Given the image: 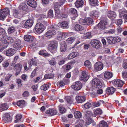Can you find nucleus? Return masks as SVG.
I'll use <instances>...</instances> for the list:
<instances>
[{"label": "nucleus", "instance_id": "nucleus-1", "mask_svg": "<svg viewBox=\"0 0 127 127\" xmlns=\"http://www.w3.org/2000/svg\"><path fill=\"white\" fill-rule=\"evenodd\" d=\"M92 87L95 89L101 88L103 86V83L101 82L98 78H94L92 81Z\"/></svg>", "mask_w": 127, "mask_h": 127}, {"label": "nucleus", "instance_id": "nucleus-2", "mask_svg": "<svg viewBox=\"0 0 127 127\" xmlns=\"http://www.w3.org/2000/svg\"><path fill=\"white\" fill-rule=\"evenodd\" d=\"M56 25H52L50 27L51 29L48 30L45 34V36L48 38H50L52 36L55 35L56 33V32L54 29H56Z\"/></svg>", "mask_w": 127, "mask_h": 127}, {"label": "nucleus", "instance_id": "nucleus-3", "mask_svg": "<svg viewBox=\"0 0 127 127\" xmlns=\"http://www.w3.org/2000/svg\"><path fill=\"white\" fill-rule=\"evenodd\" d=\"M45 30V27L43 25L40 23L36 24L35 26L34 31L35 33H40L42 32Z\"/></svg>", "mask_w": 127, "mask_h": 127}, {"label": "nucleus", "instance_id": "nucleus-4", "mask_svg": "<svg viewBox=\"0 0 127 127\" xmlns=\"http://www.w3.org/2000/svg\"><path fill=\"white\" fill-rule=\"evenodd\" d=\"M7 37V35H3L0 39V45L2 46L4 49L7 48L8 44V43H7L6 40Z\"/></svg>", "mask_w": 127, "mask_h": 127}, {"label": "nucleus", "instance_id": "nucleus-5", "mask_svg": "<svg viewBox=\"0 0 127 127\" xmlns=\"http://www.w3.org/2000/svg\"><path fill=\"white\" fill-rule=\"evenodd\" d=\"M9 14V10L8 8H6L2 9L1 12L0 13V19L3 20L6 16Z\"/></svg>", "mask_w": 127, "mask_h": 127}, {"label": "nucleus", "instance_id": "nucleus-6", "mask_svg": "<svg viewBox=\"0 0 127 127\" xmlns=\"http://www.w3.org/2000/svg\"><path fill=\"white\" fill-rule=\"evenodd\" d=\"M58 46V42L56 41H54L50 42V44L48 48V49L49 50L52 51L54 50V52L57 51V47Z\"/></svg>", "mask_w": 127, "mask_h": 127}, {"label": "nucleus", "instance_id": "nucleus-7", "mask_svg": "<svg viewBox=\"0 0 127 127\" xmlns=\"http://www.w3.org/2000/svg\"><path fill=\"white\" fill-rule=\"evenodd\" d=\"M82 84L80 82H76L73 83L71 86V87L75 91L80 90L81 88Z\"/></svg>", "mask_w": 127, "mask_h": 127}, {"label": "nucleus", "instance_id": "nucleus-8", "mask_svg": "<svg viewBox=\"0 0 127 127\" xmlns=\"http://www.w3.org/2000/svg\"><path fill=\"white\" fill-rule=\"evenodd\" d=\"M69 11L71 14V18L73 20H75L78 15L77 10L74 8H71L70 9Z\"/></svg>", "mask_w": 127, "mask_h": 127}, {"label": "nucleus", "instance_id": "nucleus-9", "mask_svg": "<svg viewBox=\"0 0 127 127\" xmlns=\"http://www.w3.org/2000/svg\"><path fill=\"white\" fill-rule=\"evenodd\" d=\"M12 117L10 116L9 113H6L4 114L3 117V120L5 123L9 122L11 121Z\"/></svg>", "mask_w": 127, "mask_h": 127}, {"label": "nucleus", "instance_id": "nucleus-10", "mask_svg": "<svg viewBox=\"0 0 127 127\" xmlns=\"http://www.w3.org/2000/svg\"><path fill=\"white\" fill-rule=\"evenodd\" d=\"M107 16L111 19L115 18L116 16L115 12L112 11H107L106 12Z\"/></svg>", "mask_w": 127, "mask_h": 127}, {"label": "nucleus", "instance_id": "nucleus-11", "mask_svg": "<svg viewBox=\"0 0 127 127\" xmlns=\"http://www.w3.org/2000/svg\"><path fill=\"white\" fill-rule=\"evenodd\" d=\"M107 24V22L106 21H101L96 27H97L99 29L102 30L105 29Z\"/></svg>", "mask_w": 127, "mask_h": 127}, {"label": "nucleus", "instance_id": "nucleus-12", "mask_svg": "<svg viewBox=\"0 0 127 127\" xmlns=\"http://www.w3.org/2000/svg\"><path fill=\"white\" fill-rule=\"evenodd\" d=\"M91 44L93 47L96 49L100 47V42L98 40L95 39L92 40Z\"/></svg>", "mask_w": 127, "mask_h": 127}, {"label": "nucleus", "instance_id": "nucleus-13", "mask_svg": "<svg viewBox=\"0 0 127 127\" xmlns=\"http://www.w3.org/2000/svg\"><path fill=\"white\" fill-rule=\"evenodd\" d=\"M103 67V65L102 63L100 62L96 63L94 65L95 69L97 70L100 71L102 69Z\"/></svg>", "mask_w": 127, "mask_h": 127}, {"label": "nucleus", "instance_id": "nucleus-14", "mask_svg": "<svg viewBox=\"0 0 127 127\" xmlns=\"http://www.w3.org/2000/svg\"><path fill=\"white\" fill-rule=\"evenodd\" d=\"M89 76L85 71H83L82 72V75L80 78V80L83 81H86L89 78Z\"/></svg>", "mask_w": 127, "mask_h": 127}, {"label": "nucleus", "instance_id": "nucleus-15", "mask_svg": "<svg viewBox=\"0 0 127 127\" xmlns=\"http://www.w3.org/2000/svg\"><path fill=\"white\" fill-rule=\"evenodd\" d=\"M112 83L115 86L118 87H121L124 84V82L123 81L120 79H116L112 81Z\"/></svg>", "mask_w": 127, "mask_h": 127}, {"label": "nucleus", "instance_id": "nucleus-16", "mask_svg": "<svg viewBox=\"0 0 127 127\" xmlns=\"http://www.w3.org/2000/svg\"><path fill=\"white\" fill-rule=\"evenodd\" d=\"M69 21H64L62 22L59 23L58 24V26L61 25V26L63 28L67 29L69 27Z\"/></svg>", "mask_w": 127, "mask_h": 127}, {"label": "nucleus", "instance_id": "nucleus-17", "mask_svg": "<svg viewBox=\"0 0 127 127\" xmlns=\"http://www.w3.org/2000/svg\"><path fill=\"white\" fill-rule=\"evenodd\" d=\"M33 22L32 20H29L27 21L24 24V26L25 28L29 29L32 26Z\"/></svg>", "mask_w": 127, "mask_h": 127}, {"label": "nucleus", "instance_id": "nucleus-18", "mask_svg": "<svg viewBox=\"0 0 127 127\" xmlns=\"http://www.w3.org/2000/svg\"><path fill=\"white\" fill-rule=\"evenodd\" d=\"M16 52L14 49L10 48L6 50V55L8 56H11L13 55Z\"/></svg>", "mask_w": 127, "mask_h": 127}, {"label": "nucleus", "instance_id": "nucleus-19", "mask_svg": "<svg viewBox=\"0 0 127 127\" xmlns=\"http://www.w3.org/2000/svg\"><path fill=\"white\" fill-rule=\"evenodd\" d=\"M27 3L28 5L33 8H35L37 5L36 1L34 0H29Z\"/></svg>", "mask_w": 127, "mask_h": 127}, {"label": "nucleus", "instance_id": "nucleus-20", "mask_svg": "<svg viewBox=\"0 0 127 127\" xmlns=\"http://www.w3.org/2000/svg\"><path fill=\"white\" fill-rule=\"evenodd\" d=\"M76 100L78 103H82L86 100L85 97L81 96H77L76 97Z\"/></svg>", "mask_w": 127, "mask_h": 127}, {"label": "nucleus", "instance_id": "nucleus-21", "mask_svg": "<svg viewBox=\"0 0 127 127\" xmlns=\"http://www.w3.org/2000/svg\"><path fill=\"white\" fill-rule=\"evenodd\" d=\"M115 91L116 89L113 87H108L106 90V93L110 95L113 94Z\"/></svg>", "mask_w": 127, "mask_h": 127}, {"label": "nucleus", "instance_id": "nucleus-22", "mask_svg": "<svg viewBox=\"0 0 127 127\" xmlns=\"http://www.w3.org/2000/svg\"><path fill=\"white\" fill-rule=\"evenodd\" d=\"M19 9L21 11H26L28 8V6L25 3L20 4L18 7Z\"/></svg>", "mask_w": 127, "mask_h": 127}, {"label": "nucleus", "instance_id": "nucleus-23", "mask_svg": "<svg viewBox=\"0 0 127 127\" xmlns=\"http://www.w3.org/2000/svg\"><path fill=\"white\" fill-rule=\"evenodd\" d=\"M46 113V114H50L51 116H53L57 114V111L56 109L53 108L47 110Z\"/></svg>", "mask_w": 127, "mask_h": 127}, {"label": "nucleus", "instance_id": "nucleus-24", "mask_svg": "<svg viewBox=\"0 0 127 127\" xmlns=\"http://www.w3.org/2000/svg\"><path fill=\"white\" fill-rule=\"evenodd\" d=\"M113 75V74L112 72L108 71L105 72L104 75V78L107 79L112 78Z\"/></svg>", "mask_w": 127, "mask_h": 127}, {"label": "nucleus", "instance_id": "nucleus-25", "mask_svg": "<svg viewBox=\"0 0 127 127\" xmlns=\"http://www.w3.org/2000/svg\"><path fill=\"white\" fill-rule=\"evenodd\" d=\"M79 55V53L77 52L71 53L68 56V59H71L78 56Z\"/></svg>", "mask_w": 127, "mask_h": 127}, {"label": "nucleus", "instance_id": "nucleus-26", "mask_svg": "<svg viewBox=\"0 0 127 127\" xmlns=\"http://www.w3.org/2000/svg\"><path fill=\"white\" fill-rule=\"evenodd\" d=\"M119 16L125 19L126 22H127V12L125 11H123L120 13Z\"/></svg>", "mask_w": 127, "mask_h": 127}, {"label": "nucleus", "instance_id": "nucleus-27", "mask_svg": "<svg viewBox=\"0 0 127 127\" xmlns=\"http://www.w3.org/2000/svg\"><path fill=\"white\" fill-rule=\"evenodd\" d=\"M75 4L76 7L77 8L81 7L83 5V1L82 0H77Z\"/></svg>", "mask_w": 127, "mask_h": 127}, {"label": "nucleus", "instance_id": "nucleus-28", "mask_svg": "<svg viewBox=\"0 0 127 127\" xmlns=\"http://www.w3.org/2000/svg\"><path fill=\"white\" fill-rule=\"evenodd\" d=\"M50 85L51 84L50 83L45 84L41 86L40 89L41 90L46 91L50 87Z\"/></svg>", "mask_w": 127, "mask_h": 127}, {"label": "nucleus", "instance_id": "nucleus-29", "mask_svg": "<svg viewBox=\"0 0 127 127\" xmlns=\"http://www.w3.org/2000/svg\"><path fill=\"white\" fill-rule=\"evenodd\" d=\"M21 42L20 40H18L17 41L15 42L13 45L14 48L17 50H20L21 48Z\"/></svg>", "mask_w": 127, "mask_h": 127}, {"label": "nucleus", "instance_id": "nucleus-30", "mask_svg": "<svg viewBox=\"0 0 127 127\" xmlns=\"http://www.w3.org/2000/svg\"><path fill=\"white\" fill-rule=\"evenodd\" d=\"M74 30L76 31H82L84 32L85 31L84 28L82 26L79 25L77 24L74 27Z\"/></svg>", "mask_w": 127, "mask_h": 127}, {"label": "nucleus", "instance_id": "nucleus-31", "mask_svg": "<svg viewBox=\"0 0 127 127\" xmlns=\"http://www.w3.org/2000/svg\"><path fill=\"white\" fill-rule=\"evenodd\" d=\"M24 39L26 41L31 42L33 41V38L32 36L27 35L25 36Z\"/></svg>", "mask_w": 127, "mask_h": 127}, {"label": "nucleus", "instance_id": "nucleus-32", "mask_svg": "<svg viewBox=\"0 0 127 127\" xmlns=\"http://www.w3.org/2000/svg\"><path fill=\"white\" fill-rule=\"evenodd\" d=\"M45 50H40L39 52V54L40 55H42L45 57L50 56V54H49L46 53Z\"/></svg>", "mask_w": 127, "mask_h": 127}, {"label": "nucleus", "instance_id": "nucleus-33", "mask_svg": "<svg viewBox=\"0 0 127 127\" xmlns=\"http://www.w3.org/2000/svg\"><path fill=\"white\" fill-rule=\"evenodd\" d=\"M97 127H108L107 123L104 121H102L100 122L99 125H97Z\"/></svg>", "mask_w": 127, "mask_h": 127}, {"label": "nucleus", "instance_id": "nucleus-34", "mask_svg": "<svg viewBox=\"0 0 127 127\" xmlns=\"http://www.w3.org/2000/svg\"><path fill=\"white\" fill-rule=\"evenodd\" d=\"M63 12L60 14V15L62 17L65 18H66L68 15V13L67 11L65 10V9L63 8L62 9Z\"/></svg>", "mask_w": 127, "mask_h": 127}, {"label": "nucleus", "instance_id": "nucleus-35", "mask_svg": "<svg viewBox=\"0 0 127 127\" xmlns=\"http://www.w3.org/2000/svg\"><path fill=\"white\" fill-rule=\"evenodd\" d=\"M85 66L90 70L92 69V67L91 63L88 60H86L84 63Z\"/></svg>", "mask_w": 127, "mask_h": 127}, {"label": "nucleus", "instance_id": "nucleus-36", "mask_svg": "<svg viewBox=\"0 0 127 127\" xmlns=\"http://www.w3.org/2000/svg\"><path fill=\"white\" fill-rule=\"evenodd\" d=\"M66 0H59V2H55L54 4V7L56 8V5H58V6H60L63 5L65 2Z\"/></svg>", "mask_w": 127, "mask_h": 127}, {"label": "nucleus", "instance_id": "nucleus-37", "mask_svg": "<svg viewBox=\"0 0 127 127\" xmlns=\"http://www.w3.org/2000/svg\"><path fill=\"white\" fill-rule=\"evenodd\" d=\"M74 115L75 117L77 119L80 118L82 116L81 113L80 111H77L74 112Z\"/></svg>", "mask_w": 127, "mask_h": 127}, {"label": "nucleus", "instance_id": "nucleus-38", "mask_svg": "<svg viewBox=\"0 0 127 127\" xmlns=\"http://www.w3.org/2000/svg\"><path fill=\"white\" fill-rule=\"evenodd\" d=\"M8 108V106L6 103H5L1 105L0 107V110L1 111L6 110Z\"/></svg>", "mask_w": 127, "mask_h": 127}, {"label": "nucleus", "instance_id": "nucleus-39", "mask_svg": "<svg viewBox=\"0 0 127 127\" xmlns=\"http://www.w3.org/2000/svg\"><path fill=\"white\" fill-rule=\"evenodd\" d=\"M22 116L20 114L17 115L16 116V120L15 121V123H17L19 122H21V119Z\"/></svg>", "mask_w": 127, "mask_h": 127}, {"label": "nucleus", "instance_id": "nucleus-40", "mask_svg": "<svg viewBox=\"0 0 127 127\" xmlns=\"http://www.w3.org/2000/svg\"><path fill=\"white\" fill-rule=\"evenodd\" d=\"M22 65L20 64H17L14 66L15 69L16 71H21Z\"/></svg>", "mask_w": 127, "mask_h": 127}, {"label": "nucleus", "instance_id": "nucleus-41", "mask_svg": "<svg viewBox=\"0 0 127 127\" xmlns=\"http://www.w3.org/2000/svg\"><path fill=\"white\" fill-rule=\"evenodd\" d=\"M94 113L95 115H100L102 113V110L100 108H97L96 110H94Z\"/></svg>", "mask_w": 127, "mask_h": 127}, {"label": "nucleus", "instance_id": "nucleus-42", "mask_svg": "<svg viewBox=\"0 0 127 127\" xmlns=\"http://www.w3.org/2000/svg\"><path fill=\"white\" fill-rule=\"evenodd\" d=\"M107 41L110 44H113L115 43L114 37H108L107 38Z\"/></svg>", "mask_w": 127, "mask_h": 127}, {"label": "nucleus", "instance_id": "nucleus-43", "mask_svg": "<svg viewBox=\"0 0 127 127\" xmlns=\"http://www.w3.org/2000/svg\"><path fill=\"white\" fill-rule=\"evenodd\" d=\"M91 14L96 17H99V13L98 11L96 10L92 11L91 12Z\"/></svg>", "mask_w": 127, "mask_h": 127}, {"label": "nucleus", "instance_id": "nucleus-44", "mask_svg": "<svg viewBox=\"0 0 127 127\" xmlns=\"http://www.w3.org/2000/svg\"><path fill=\"white\" fill-rule=\"evenodd\" d=\"M64 99L67 101L68 103L69 104L73 102L72 99L70 96H65L64 98Z\"/></svg>", "mask_w": 127, "mask_h": 127}, {"label": "nucleus", "instance_id": "nucleus-45", "mask_svg": "<svg viewBox=\"0 0 127 127\" xmlns=\"http://www.w3.org/2000/svg\"><path fill=\"white\" fill-rule=\"evenodd\" d=\"M90 3L92 5H98V1L97 0H89Z\"/></svg>", "mask_w": 127, "mask_h": 127}, {"label": "nucleus", "instance_id": "nucleus-46", "mask_svg": "<svg viewBox=\"0 0 127 127\" xmlns=\"http://www.w3.org/2000/svg\"><path fill=\"white\" fill-rule=\"evenodd\" d=\"M73 33V32H62V34L63 35V38L67 37L68 36L71 35Z\"/></svg>", "mask_w": 127, "mask_h": 127}, {"label": "nucleus", "instance_id": "nucleus-47", "mask_svg": "<svg viewBox=\"0 0 127 127\" xmlns=\"http://www.w3.org/2000/svg\"><path fill=\"white\" fill-rule=\"evenodd\" d=\"M86 25H90L92 24L93 22L92 19L90 18H86Z\"/></svg>", "mask_w": 127, "mask_h": 127}, {"label": "nucleus", "instance_id": "nucleus-48", "mask_svg": "<svg viewBox=\"0 0 127 127\" xmlns=\"http://www.w3.org/2000/svg\"><path fill=\"white\" fill-rule=\"evenodd\" d=\"M66 45L65 44L61 45L60 47L61 51L62 52H65L66 50Z\"/></svg>", "mask_w": 127, "mask_h": 127}, {"label": "nucleus", "instance_id": "nucleus-49", "mask_svg": "<svg viewBox=\"0 0 127 127\" xmlns=\"http://www.w3.org/2000/svg\"><path fill=\"white\" fill-rule=\"evenodd\" d=\"M54 77V74H48L45 75L44 78L45 79H51Z\"/></svg>", "mask_w": 127, "mask_h": 127}, {"label": "nucleus", "instance_id": "nucleus-50", "mask_svg": "<svg viewBox=\"0 0 127 127\" xmlns=\"http://www.w3.org/2000/svg\"><path fill=\"white\" fill-rule=\"evenodd\" d=\"M14 38H12L10 37H8L7 36L6 40H7V43H13L14 41Z\"/></svg>", "mask_w": 127, "mask_h": 127}, {"label": "nucleus", "instance_id": "nucleus-51", "mask_svg": "<svg viewBox=\"0 0 127 127\" xmlns=\"http://www.w3.org/2000/svg\"><path fill=\"white\" fill-rule=\"evenodd\" d=\"M49 62L50 65H55L56 63V59L54 58H52L51 60H49Z\"/></svg>", "mask_w": 127, "mask_h": 127}, {"label": "nucleus", "instance_id": "nucleus-52", "mask_svg": "<svg viewBox=\"0 0 127 127\" xmlns=\"http://www.w3.org/2000/svg\"><path fill=\"white\" fill-rule=\"evenodd\" d=\"M57 38V39L59 41H61L64 38L63 35L62 34V32H58Z\"/></svg>", "mask_w": 127, "mask_h": 127}, {"label": "nucleus", "instance_id": "nucleus-53", "mask_svg": "<svg viewBox=\"0 0 127 127\" xmlns=\"http://www.w3.org/2000/svg\"><path fill=\"white\" fill-rule=\"evenodd\" d=\"M25 101L23 100H22L18 101L17 104L18 106L21 107L22 105L25 104Z\"/></svg>", "mask_w": 127, "mask_h": 127}, {"label": "nucleus", "instance_id": "nucleus-54", "mask_svg": "<svg viewBox=\"0 0 127 127\" xmlns=\"http://www.w3.org/2000/svg\"><path fill=\"white\" fill-rule=\"evenodd\" d=\"M3 35H7L5 31L3 29L0 28V35L2 36Z\"/></svg>", "mask_w": 127, "mask_h": 127}, {"label": "nucleus", "instance_id": "nucleus-55", "mask_svg": "<svg viewBox=\"0 0 127 127\" xmlns=\"http://www.w3.org/2000/svg\"><path fill=\"white\" fill-rule=\"evenodd\" d=\"M15 30V28L13 27H9L8 30V32L9 34L13 32Z\"/></svg>", "mask_w": 127, "mask_h": 127}, {"label": "nucleus", "instance_id": "nucleus-56", "mask_svg": "<svg viewBox=\"0 0 127 127\" xmlns=\"http://www.w3.org/2000/svg\"><path fill=\"white\" fill-rule=\"evenodd\" d=\"M75 38L74 37H71L67 39L66 40V42L70 43H71L74 40Z\"/></svg>", "mask_w": 127, "mask_h": 127}, {"label": "nucleus", "instance_id": "nucleus-57", "mask_svg": "<svg viewBox=\"0 0 127 127\" xmlns=\"http://www.w3.org/2000/svg\"><path fill=\"white\" fill-rule=\"evenodd\" d=\"M48 16L50 18L53 17L54 16L53 11L52 10L50 9L48 12Z\"/></svg>", "mask_w": 127, "mask_h": 127}, {"label": "nucleus", "instance_id": "nucleus-58", "mask_svg": "<svg viewBox=\"0 0 127 127\" xmlns=\"http://www.w3.org/2000/svg\"><path fill=\"white\" fill-rule=\"evenodd\" d=\"M84 36L86 38H90L92 36L91 33L90 32H88L84 34Z\"/></svg>", "mask_w": 127, "mask_h": 127}, {"label": "nucleus", "instance_id": "nucleus-59", "mask_svg": "<svg viewBox=\"0 0 127 127\" xmlns=\"http://www.w3.org/2000/svg\"><path fill=\"white\" fill-rule=\"evenodd\" d=\"M56 7L55 8V14L56 16H58L59 14L60 15V11L59 9L57 8H58V7L59 6H58V5H56Z\"/></svg>", "mask_w": 127, "mask_h": 127}, {"label": "nucleus", "instance_id": "nucleus-60", "mask_svg": "<svg viewBox=\"0 0 127 127\" xmlns=\"http://www.w3.org/2000/svg\"><path fill=\"white\" fill-rule=\"evenodd\" d=\"M63 60L59 62L58 64L60 65H62L65 63V62L68 60V58H67L63 59Z\"/></svg>", "mask_w": 127, "mask_h": 127}, {"label": "nucleus", "instance_id": "nucleus-61", "mask_svg": "<svg viewBox=\"0 0 127 127\" xmlns=\"http://www.w3.org/2000/svg\"><path fill=\"white\" fill-rule=\"evenodd\" d=\"M92 121V119L90 118H87L86 119V124L88 125L91 124Z\"/></svg>", "mask_w": 127, "mask_h": 127}, {"label": "nucleus", "instance_id": "nucleus-62", "mask_svg": "<svg viewBox=\"0 0 127 127\" xmlns=\"http://www.w3.org/2000/svg\"><path fill=\"white\" fill-rule=\"evenodd\" d=\"M19 14V12L16 10H14L13 11V15L15 17H17Z\"/></svg>", "mask_w": 127, "mask_h": 127}, {"label": "nucleus", "instance_id": "nucleus-63", "mask_svg": "<svg viewBox=\"0 0 127 127\" xmlns=\"http://www.w3.org/2000/svg\"><path fill=\"white\" fill-rule=\"evenodd\" d=\"M12 76V75L11 74H7L4 79L5 81H9Z\"/></svg>", "mask_w": 127, "mask_h": 127}, {"label": "nucleus", "instance_id": "nucleus-64", "mask_svg": "<svg viewBox=\"0 0 127 127\" xmlns=\"http://www.w3.org/2000/svg\"><path fill=\"white\" fill-rule=\"evenodd\" d=\"M122 77L125 79H126L127 78V71H124L122 72Z\"/></svg>", "mask_w": 127, "mask_h": 127}]
</instances>
